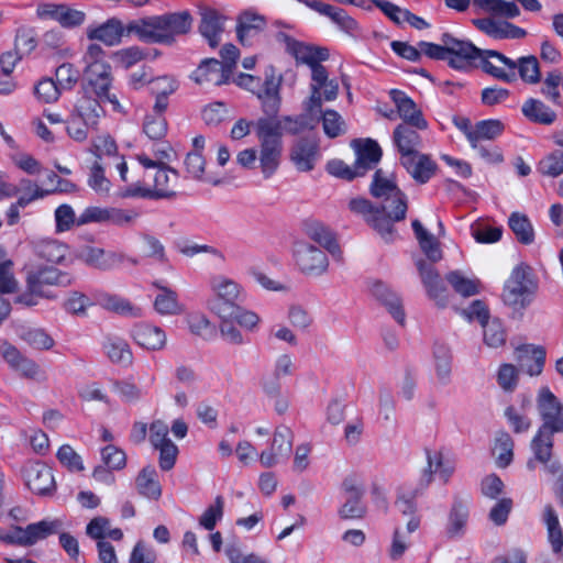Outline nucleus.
Returning a JSON list of instances; mask_svg holds the SVG:
<instances>
[{
  "instance_id": "a878e982",
  "label": "nucleus",
  "mask_w": 563,
  "mask_h": 563,
  "mask_svg": "<svg viewBox=\"0 0 563 563\" xmlns=\"http://www.w3.org/2000/svg\"><path fill=\"white\" fill-rule=\"evenodd\" d=\"M200 16V34L208 42L210 47H217L222 41L225 18L211 8L201 9Z\"/></svg>"
},
{
  "instance_id": "338daca9",
  "label": "nucleus",
  "mask_w": 563,
  "mask_h": 563,
  "mask_svg": "<svg viewBox=\"0 0 563 563\" xmlns=\"http://www.w3.org/2000/svg\"><path fill=\"white\" fill-rule=\"evenodd\" d=\"M520 78L528 84H538L541 79L540 66L537 57L523 56L517 65Z\"/></svg>"
},
{
  "instance_id": "a211bd4d",
  "label": "nucleus",
  "mask_w": 563,
  "mask_h": 563,
  "mask_svg": "<svg viewBox=\"0 0 563 563\" xmlns=\"http://www.w3.org/2000/svg\"><path fill=\"white\" fill-rule=\"evenodd\" d=\"M133 31L129 30V23L117 16L109 18L102 23H93L87 26L86 36L90 41L101 42L106 46H118L124 36H131Z\"/></svg>"
},
{
  "instance_id": "1a4fd4ad",
  "label": "nucleus",
  "mask_w": 563,
  "mask_h": 563,
  "mask_svg": "<svg viewBox=\"0 0 563 563\" xmlns=\"http://www.w3.org/2000/svg\"><path fill=\"white\" fill-rule=\"evenodd\" d=\"M534 285L528 267L516 266L507 279L503 292L505 303L514 308H525L531 301Z\"/></svg>"
},
{
  "instance_id": "c756f323",
  "label": "nucleus",
  "mask_w": 563,
  "mask_h": 563,
  "mask_svg": "<svg viewBox=\"0 0 563 563\" xmlns=\"http://www.w3.org/2000/svg\"><path fill=\"white\" fill-rule=\"evenodd\" d=\"M100 102L104 101L100 100L97 96L92 97L85 91L78 97L71 115L80 119L84 124L96 128L100 118L104 114Z\"/></svg>"
},
{
  "instance_id": "0eeeda50",
  "label": "nucleus",
  "mask_w": 563,
  "mask_h": 563,
  "mask_svg": "<svg viewBox=\"0 0 563 563\" xmlns=\"http://www.w3.org/2000/svg\"><path fill=\"white\" fill-rule=\"evenodd\" d=\"M35 16L42 22H55L63 29H77L87 19L82 10L70 7L64 2L42 1L36 4Z\"/></svg>"
},
{
  "instance_id": "680f3d73",
  "label": "nucleus",
  "mask_w": 563,
  "mask_h": 563,
  "mask_svg": "<svg viewBox=\"0 0 563 563\" xmlns=\"http://www.w3.org/2000/svg\"><path fill=\"white\" fill-rule=\"evenodd\" d=\"M509 227L515 233L518 241L523 244H530L533 242L534 233L533 228L529 219L519 212H514L509 217Z\"/></svg>"
},
{
  "instance_id": "393cba45",
  "label": "nucleus",
  "mask_w": 563,
  "mask_h": 563,
  "mask_svg": "<svg viewBox=\"0 0 563 563\" xmlns=\"http://www.w3.org/2000/svg\"><path fill=\"white\" fill-rule=\"evenodd\" d=\"M27 487L37 495H46L54 490L55 479L52 470L42 463H31L24 468Z\"/></svg>"
},
{
  "instance_id": "2eb2a0df",
  "label": "nucleus",
  "mask_w": 563,
  "mask_h": 563,
  "mask_svg": "<svg viewBox=\"0 0 563 563\" xmlns=\"http://www.w3.org/2000/svg\"><path fill=\"white\" fill-rule=\"evenodd\" d=\"M136 217L137 213L133 210L114 207L89 206L78 216V227L90 223L123 227L133 222Z\"/></svg>"
},
{
  "instance_id": "774afa93",
  "label": "nucleus",
  "mask_w": 563,
  "mask_h": 563,
  "mask_svg": "<svg viewBox=\"0 0 563 563\" xmlns=\"http://www.w3.org/2000/svg\"><path fill=\"white\" fill-rule=\"evenodd\" d=\"M483 327L484 342L488 347H499L506 342V332L501 322L497 319L486 322Z\"/></svg>"
},
{
  "instance_id": "a19ab883",
  "label": "nucleus",
  "mask_w": 563,
  "mask_h": 563,
  "mask_svg": "<svg viewBox=\"0 0 563 563\" xmlns=\"http://www.w3.org/2000/svg\"><path fill=\"white\" fill-rule=\"evenodd\" d=\"M302 2L321 15L328 16L331 21H333L345 31H353L356 29L355 20L352 19L343 9L318 1L306 0Z\"/></svg>"
},
{
  "instance_id": "4d7b16f0",
  "label": "nucleus",
  "mask_w": 563,
  "mask_h": 563,
  "mask_svg": "<svg viewBox=\"0 0 563 563\" xmlns=\"http://www.w3.org/2000/svg\"><path fill=\"white\" fill-rule=\"evenodd\" d=\"M419 488V484L416 487H407L402 485L398 490V496L395 501V506L397 510L405 517L419 516L417 511V505L415 503V498L421 493H417Z\"/></svg>"
},
{
  "instance_id": "473e14b6",
  "label": "nucleus",
  "mask_w": 563,
  "mask_h": 563,
  "mask_svg": "<svg viewBox=\"0 0 563 563\" xmlns=\"http://www.w3.org/2000/svg\"><path fill=\"white\" fill-rule=\"evenodd\" d=\"M516 358L521 371L530 376H539L544 367L545 351L541 346L522 345L516 350Z\"/></svg>"
},
{
  "instance_id": "4c0bfd02",
  "label": "nucleus",
  "mask_w": 563,
  "mask_h": 563,
  "mask_svg": "<svg viewBox=\"0 0 563 563\" xmlns=\"http://www.w3.org/2000/svg\"><path fill=\"white\" fill-rule=\"evenodd\" d=\"M107 357L115 364L130 366L133 362V352L126 340L120 336H108L103 344Z\"/></svg>"
},
{
  "instance_id": "2f4dec72",
  "label": "nucleus",
  "mask_w": 563,
  "mask_h": 563,
  "mask_svg": "<svg viewBox=\"0 0 563 563\" xmlns=\"http://www.w3.org/2000/svg\"><path fill=\"white\" fill-rule=\"evenodd\" d=\"M229 78V68H224L221 62L214 58L201 62L198 68L191 74V79L199 85L212 84L219 86L228 82Z\"/></svg>"
},
{
  "instance_id": "864d4df0",
  "label": "nucleus",
  "mask_w": 563,
  "mask_h": 563,
  "mask_svg": "<svg viewBox=\"0 0 563 563\" xmlns=\"http://www.w3.org/2000/svg\"><path fill=\"white\" fill-rule=\"evenodd\" d=\"M476 8L504 18H515L519 15V8L515 2L505 0H473Z\"/></svg>"
},
{
  "instance_id": "6e6552de",
  "label": "nucleus",
  "mask_w": 563,
  "mask_h": 563,
  "mask_svg": "<svg viewBox=\"0 0 563 563\" xmlns=\"http://www.w3.org/2000/svg\"><path fill=\"white\" fill-rule=\"evenodd\" d=\"M71 282V277L67 273H63L53 266H30L26 268V288L43 298L54 299L56 297L52 291L45 289L46 286H68Z\"/></svg>"
},
{
  "instance_id": "09e8293b",
  "label": "nucleus",
  "mask_w": 563,
  "mask_h": 563,
  "mask_svg": "<svg viewBox=\"0 0 563 563\" xmlns=\"http://www.w3.org/2000/svg\"><path fill=\"white\" fill-rule=\"evenodd\" d=\"M136 488L146 498L158 499L161 497L162 487L153 466H146L140 472L136 477Z\"/></svg>"
},
{
  "instance_id": "4468645a",
  "label": "nucleus",
  "mask_w": 563,
  "mask_h": 563,
  "mask_svg": "<svg viewBox=\"0 0 563 563\" xmlns=\"http://www.w3.org/2000/svg\"><path fill=\"white\" fill-rule=\"evenodd\" d=\"M292 256L298 269L308 276H321L329 267L325 253L306 241L294 244Z\"/></svg>"
},
{
  "instance_id": "a18cd8bd",
  "label": "nucleus",
  "mask_w": 563,
  "mask_h": 563,
  "mask_svg": "<svg viewBox=\"0 0 563 563\" xmlns=\"http://www.w3.org/2000/svg\"><path fill=\"white\" fill-rule=\"evenodd\" d=\"M185 168L188 176L192 179L218 185L220 179L213 176L211 173L206 172V161L202 154L198 151H194L187 154L185 158Z\"/></svg>"
},
{
  "instance_id": "c03bdc74",
  "label": "nucleus",
  "mask_w": 563,
  "mask_h": 563,
  "mask_svg": "<svg viewBox=\"0 0 563 563\" xmlns=\"http://www.w3.org/2000/svg\"><path fill=\"white\" fill-rule=\"evenodd\" d=\"M305 233L310 240L324 247L331 254H336L340 252L339 244L336 243L333 234L321 222H307L305 225Z\"/></svg>"
},
{
  "instance_id": "3c124183",
  "label": "nucleus",
  "mask_w": 563,
  "mask_h": 563,
  "mask_svg": "<svg viewBox=\"0 0 563 563\" xmlns=\"http://www.w3.org/2000/svg\"><path fill=\"white\" fill-rule=\"evenodd\" d=\"M446 282L463 297L474 296L479 292V280L463 272L454 271L446 275Z\"/></svg>"
},
{
  "instance_id": "bf43d9fd",
  "label": "nucleus",
  "mask_w": 563,
  "mask_h": 563,
  "mask_svg": "<svg viewBox=\"0 0 563 563\" xmlns=\"http://www.w3.org/2000/svg\"><path fill=\"white\" fill-rule=\"evenodd\" d=\"M505 130V125L500 120L488 119L478 121L475 124V143H483L484 141H494L499 137Z\"/></svg>"
},
{
  "instance_id": "0e129e2a",
  "label": "nucleus",
  "mask_w": 563,
  "mask_h": 563,
  "mask_svg": "<svg viewBox=\"0 0 563 563\" xmlns=\"http://www.w3.org/2000/svg\"><path fill=\"white\" fill-rule=\"evenodd\" d=\"M88 186L98 195H108L111 188L110 180L104 175V168L100 162L95 161L88 174Z\"/></svg>"
},
{
  "instance_id": "f257e3e1",
  "label": "nucleus",
  "mask_w": 563,
  "mask_h": 563,
  "mask_svg": "<svg viewBox=\"0 0 563 563\" xmlns=\"http://www.w3.org/2000/svg\"><path fill=\"white\" fill-rule=\"evenodd\" d=\"M374 198L380 201L376 207L366 198L350 199L349 210L363 218V220L385 241L391 242L395 238V223L406 218L408 198L391 177L376 170L369 187Z\"/></svg>"
},
{
  "instance_id": "5701e85b",
  "label": "nucleus",
  "mask_w": 563,
  "mask_h": 563,
  "mask_svg": "<svg viewBox=\"0 0 563 563\" xmlns=\"http://www.w3.org/2000/svg\"><path fill=\"white\" fill-rule=\"evenodd\" d=\"M417 267L429 298L433 300L438 307H446L449 303V295L439 274L431 265H428L422 260L417 262Z\"/></svg>"
},
{
  "instance_id": "20e7f679",
  "label": "nucleus",
  "mask_w": 563,
  "mask_h": 563,
  "mask_svg": "<svg viewBox=\"0 0 563 563\" xmlns=\"http://www.w3.org/2000/svg\"><path fill=\"white\" fill-rule=\"evenodd\" d=\"M191 25V15L183 11L132 20L129 22V30L143 42L172 44L176 36L189 32Z\"/></svg>"
},
{
  "instance_id": "412c9836",
  "label": "nucleus",
  "mask_w": 563,
  "mask_h": 563,
  "mask_svg": "<svg viewBox=\"0 0 563 563\" xmlns=\"http://www.w3.org/2000/svg\"><path fill=\"white\" fill-rule=\"evenodd\" d=\"M314 112L301 115H285L282 118H260L257 122H265L268 126L272 128V132L275 136H278L279 140H283L284 134L296 135L305 130L312 129L313 124L311 123V119Z\"/></svg>"
},
{
  "instance_id": "ddd939ff",
  "label": "nucleus",
  "mask_w": 563,
  "mask_h": 563,
  "mask_svg": "<svg viewBox=\"0 0 563 563\" xmlns=\"http://www.w3.org/2000/svg\"><path fill=\"white\" fill-rule=\"evenodd\" d=\"M209 289L212 296L211 309L217 314L222 307L229 311L244 295L243 287L239 283L222 274H214L209 278Z\"/></svg>"
},
{
  "instance_id": "9d476101",
  "label": "nucleus",
  "mask_w": 563,
  "mask_h": 563,
  "mask_svg": "<svg viewBox=\"0 0 563 563\" xmlns=\"http://www.w3.org/2000/svg\"><path fill=\"white\" fill-rule=\"evenodd\" d=\"M427 467L419 481L417 493H422L437 476L443 483H448L455 471L453 455L444 449L427 450Z\"/></svg>"
},
{
  "instance_id": "6ab92c4d",
  "label": "nucleus",
  "mask_w": 563,
  "mask_h": 563,
  "mask_svg": "<svg viewBox=\"0 0 563 563\" xmlns=\"http://www.w3.org/2000/svg\"><path fill=\"white\" fill-rule=\"evenodd\" d=\"M292 445V431L286 424L276 427L271 448L260 454L261 464L272 467L288 456Z\"/></svg>"
},
{
  "instance_id": "aec40b11",
  "label": "nucleus",
  "mask_w": 563,
  "mask_h": 563,
  "mask_svg": "<svg viewBox=\"0 0 563 563\" xmlns=\"http://www.w3.org/2000/svg\"><path fill=\"white\" fill-rule=\"evenodd\" d=\"M76 257L86 265L100 271H110L123 262L124 256L120 253L106 251L92 245H84L76 251Z\"/></svg>"
},
{
  "instance_id": "e2e57ef3",
  "label": "nucleus",
  "mask_w": 563,
  "mask_h": 563,
  "mask_svg": "<svg viewBox=\"0 0 563 563\" xmlns=\"http://www.w3.org/2000/svg\"><path fill=\"white\" fill-rule=\"evenodd\" d=\"M321 120L323 132L330 139L338 137L346 132V123L335 110H324L321 113Z\"/></svg>"
},
{
  "instance_id": "9b49d317",
  "label": "nucleus",
  "mask_w": 563,
  "mask_h": 563,
  "mask_svg": "<svg viewBox=\"0 0 563 563\" xmlns=\"http://www.w3.org/2000/svg\"><path fill=\"white\" fill-rule=\"evenodd\" d=\"M62 527L63 522L58 519L41 520L35 523H30L24 528L12 526L10 528V536L5 537L7 543L20 547H31L47 537L57 533Z\"/></svg>"
},
{
  "instance_id": "603ef678",
  "label": "nucleus",
  "mask_w": 563,
  "mask_h": 563,
  "mask_svg": "<svg viewBox=\"0 0 563 563\" xmlns=\"http://www.w3.org/2000/svg\"><path fill=\"white\" fill-rule=\"evenodd\" d=\"M411 227L423 253L431 261H439L441 258V250L435 238L423 228L419 220H413Z\"/></svg>"
},
{
  "instance_id": "f8f14e48",
  "label": "nucleus",
  "mask_w": 563,
  "mask_h": 563,
  "mask_svg": "<svg viewBox=\"0 0 563 563\" xmlns=\"http://www.w3.org/2000/svg\"><path fill=\"white\" fill-rule=\"evenodd\" d=\"M310 97L303 102L306 112L320 111L322 101H333L339 93V84L330 79L324 67H318L311 74Z\"/></svg>"
},
{
  "instance_id": "79ce46f5",
  "label": "nucleus",
  "mask_w": 563,
  "mask_h": 563,
  "mask_svg": "<svg viewBox=\"0 0 563 563\" xmlns=\"http://www.w3.org/2000/svg\"><path fill=\"white\" fill-rule=\"evenodd\" d=\"M434 373L440 385L445 386L452 376V353L448 345L437 343L433 346Z\"/></svg>"
},
{
  "instance_id": "c85d7f7f",
  "label": "nucleus",
  "mask_w": 563,
  "mask_h": 563,
  "mask_svg": "<svg viewBox=\"0 0 563 563\" xmlns=\"http://www.w3.org/2000/svg\"><path fill=\"white\" fill-rule=\"evenodd\" d=\"M0 354L8 365L27 378H37L41 375L40 366L32 360L23 356L20 351L9 342L0 344Z\"/></svg>"
},
{
  "instance_id": "58836bf2",
  "label": "nucleus",
  "mask_w": 563,
  "mask_h": 563,
  "mask_svg": "<svg viewBox=\"0 0 563 563\" xmlns=\"http://www.w3.org/2000/svg\"><path fill=\"white\" fill-rule=\"evenodd\" d=\"M417 130L409 124H399L395 129L393 139L400 153V157L419 152L417 148L421 144V137Z\"/></svg>"
},
{
  "instance_id": "49530a36",
  "label": "nucleus",
  "mask_w": 563,
  "mask_h": 563,
  "mask_svg": "<svg viewBox=\"0 0 563 563\" xmlns=\"http://www.w3.org/2000/svg\"><path fill=\"white\" fill-rule=\"evenodd\" d=\"M16 186L19 189L18 205L25 207L37 200H42L56 191V189L43 188L30 178H22Z\"/></svg>"
},
{
  "instance_id": "f3484780",
  "label": "nucleus",
  "mask_w": 563,
  "mask_h": 563,
  "mask_svg": "<svg viewBox=\"0 0 563 563\" xmlns=\"http://www.w3.org/2000/svg\"><path fill=\"white\" fill-rule=\"evenodd\" d=\"M129 336L135 345L146 352H161L168 343L164 329L145 321L134 323L129 330Z\"/></svg>"
},
{
  "instance_id": "f03ea898",
  "label": "nucleus",
  "mask_w": 563,
  "mask_h": 563,
  "mask_svg": "<svg viewBox=\"0 0 563 563\" xmlns=\"http://www.w3.org/2000/svg\"><path fill=\"white\" fill-rule=\"evenodd\" d=\"M537 409L542 424L532 439L531 449L538 461L547 463L551 457L553 434L563 433V404L549 387H542L538 393Z\"/></svg>"
},
{
  "instance_id": "052dcab7",
  "label": "nucleus",
  "mask_w": 563,
  "mask_h": 563,
  "mask_svg": "<svg viewBox=\"0 0 563 563\" xmlns=\"http://www.w3.org/2000/svg\"><path fill=\"white\" fill-rule=\"evenodd\" d=\"M467 519L468 509L460 503L454 504L449 515L446 533L450 537L462 536L465 531Z\"/></svg>"
},
{
  "instance_id": "e433bc0d",
  "label": "nucleus",
  "mask_w": 563,
  "mask_h": 563,
  "mask_svg": "<svg viewBox=\"0 0 563 563\" xmlns=\"http://www.w3.org/2000/svg\"><path fill=\"white\" fill-rule=\"evenodd\" d=\"M353 145L356 153V169L364 175L380 161L382 148L377 142L371 139L355 141Z\"/></svg>"
},
{
  "instance_id": "b1692460",
  "label": "nucleus",
  "mask_w": 563,
  "mask_h": 563,
  "mask_svg": "<svg viewBox=\"0 0 563 563\" xmlns=\"http://www.w3.org/2000/svg\"><path fill=\"white\" fill-rule=\"evenodd\" d=\"M389 95L397 108L399 118L404 120L402 124H409L419 130L428 128L426 119L410 97L397 89L390 90Z\"/></svg>"
},
{
  "instance_id": "7c9ffc66",
  "label": "nucleus",
  "mask_w": 563,
  "mask_h": 563,
  "mask_svg": "<svg viewBox=\"0 0 563 563\" xmlns=\"http://www.w3.org/2000/svg\"><path fill=\"white\" fill-rule=\"evenodd\" d=\"M287 51L298 63L308 65L311 68V74L316 68L323 67L320 63L329 57L325 48L316 47L295 40L287 41Z\"/></svg>"
},
{
  "instance_id": "39448f33",
  "label": "nucleus",
  "mask_w": 563,
  "mask_h": 563,
  "mask_svg": "<svg viewBox=\"0 0 563 563\" xmlns=\"http://www.w3.org/2000/svg\"><path fill=\"white\" fill-rule=\"evenodd\" d=\"M84 74L93 93L112 104L113 110L121 112L122 106L115 95L110 93L112 68L107 59V52L97 43L89 44L82 55Z\"/></svg>"
},
{
  "instance_id": "6e6d98bb",
  "label": "nucleus",
  "mask_w": 563,
  "mask_h": 563,
  "mask_svg": "<svg viewBox=\"0 0 563 563\" xmlns=\"http://www.w3.org/2000/svg\"><path fill=\"white\" fill-rule=\"evenodd\" d=\"M493 454L498 467H507L511 463L514 456V441L508 433H497Z\"/></svg>"
},
{
  "instance_id": "bb28decb",
  "label": "nucleus",
  "mask_w": 563,
  "mask_h": 563,
  "mask_svg": "<svg viewBox=\"0 0 563 563\" xmlns=\"http://www.w3.org/2000/svg\"><path fill=\"white\" fill-rule=\"evenodd\" d=\"M421 526V516H411L406 518L405 527H396L393 533L389 556L397 561L406 553L411 545L410 536L419 530Z\"/></svg>"
},
{
  "instance_id": "cd10ccee",
  "label": "nucleus",
  "mask_w": 563,
  "mask_h": 563,
  "mask_svg": "<svg viewBox=\"0 0 563 563\" xmlns=\"http://www.w3.org/2000/svg\"><path fill=\"white\" fill-rule=\"evenodd\" d=\"M319 158V146L313 140H298L290 150V161L299 172H310Z\"/></svg>"
},
{
  "instance_id": "de8ad7c7",
  "label": "nucleus",
  "mask_w": 563,
  "mask_h": 563,
  "mask_svg": "<svg viewBox=\"0 0 563 563\" xmlns=\"http://www.w3.org/2000/svg\"><path fill=\"white\" fill-rule=\"evenodd\" d=\"M99 303L102 308L115 312L118 314L131 318L142 317V309L134 306L125 298L117 295L102 294L99 297Z\"/></svg>"
},
{
  "instance_id": "c9c22d12",
  "label": "nucleus",
  "mask_w": 563,
  "mask_h": 563,
  "mask_svg": "<svg viewBox=\"0 0 563 563\" xmlns=\"http://www.w3.org/2000/svg\"><path fill=\"white\" fill-rule=\"evenodd\" d=\"M154 286L158 289V294L154 299V309L161 316H178L184 312L185 306L180 302L176 291L162 285L161 283H154Z\"/></svg>"
},
{
  "instance_id": "f704fd0d",
  "label": "nucleus",
  "mask_w": 563,
  "mask_h": 563,
  "mask_svg": "<svg viewBox=\"0 0 563 563\" xmlns=\"http://www.w3.org/2000/svg\"><path fill=\"white\" fill-rule=\"evenodd\" d=\"M372 294L387 308L388 312L399 324H405L406 313L397 294L382 282H375L372 285Z\"/></svg>"
},
{
  "instance_id": "8fccbe9b",
  "label": "nucleus",
  "mask_w": 563,
  "mask_h": 563,
  "mask_svg": "<svg viewBox=\"0 0 563 563\" xmlns=\"http://www.w3.org/2000/svg\"><path fill=\"white\" fill-rule=\"evenodd\" d=\"M34 250L40 258L58 264L65 258L68 247L59 241L45 239L36 242Z\"/></svg>"
},
{
  "instance_id": "13d9d810",
  "label": "nucleus",
  "mask_w": 563,
  "mask_h": 563,
  "mask_svg": "<svg viewBox=\"0 0 563 563\" xmlns=\"http://www.w3.org/2000/svg\"><path fill=\"white\" fill-rule=\"evenodd\" d=\"M187 324L189 328V331L202 338L203 340H212L216 338L217 330L213 323L210 322V320L207 318L206 314L200 312H194L188 314L187 317Z\"/></svg>"
},
{
  "instance_id": "69168bd1",
  "label": "nucleus",
  "mask_w": 563,
  "mask_h": 563,
  "mask_svg": "<svg viewBox=\"0 0 563 563\" xmlns=\"http://www.w3.org/2000/svg\"><path fill=\"white\" fill-rule=\"evenodd\" d=\"M167 121L165 115H157L146 113L143 121V132L145 135L154 141H159L165 137L167 133Z\"/></svg>"
},
{
  "instance_id": "72a5a7b5",
  "label": "nucleus",
  "mask_w": 563,
  "mask_h": 563,
  "mask_svg": "<svg viewBox=\"0 0 563 563\" xmlns=\"http://www.w3.org/2000/svg\"><path fill=\"white\" fill-rule=\"evenodd\" d=\"M475 26L494 38H521L526 31L506 21H495L489 18L476 19L473 21Z\"/></svg>"
},
{
  "instance_id": "37998d69",
  "label": "nucleus",
  "mask_w": 563,
  "mask_h": 563,
  "mask_svg": "<svg viewBox=\"0 0 563 563\" xmlns=\"http://www.w3.org/2000/svg\"><path fill=\"white\" fill-rule=\"evenodd\" d=\"M218 316L225 321H234L240 327L253 331L261 322V318L254 311L247 310L239 305L233 306L229 311L225 307L218 310Z\"/></svg>"
},
{
  "instance_id": "dca6fc26",
  "label": "nucleus",
  "mask_w": 563,
  "mask_h": 563,
  "mask_svg": "<svg viewBox=\"0 0 563 563\" xmlns=\"http://www.w3.org/2000/svg\"><path fill=\"white\" fill-rule=\"evenodd\" d=\"M442 42L446 45V60L455 69L465 70L477 66V62L483 55V49L477 48L471 42L455 38L450 34H443Z\"/></svg>"
},
{
  "instance_id": "7ed1b4c3",
  "label": "nucleus",
  "mask_w": 563,
  "mask_h": 563,
  "mask_svg": "<svg viewBox=\"0 0 563 563\" xmlns=\"http://www.w3.org/2000/svg\"><path fill=\"white\" fill-rule=\"evenodd\" d=\"M137 162L145 168L144 184L135 183L120 191L122 198L164 199L174 197L179 175L166 165H158L145 154L136 155Z\"/></svg>"
},
{
  "instance_id": "5fc2aeb1",
  "label": "nucleus",
  "mask_w": 563,
  "mask_h": 563,
  "mask_svg": "<svg viewBox=\"0 0 563 563\" xmlns=\"http://www.w3.org/2000/svg\"><path fill=\"white\" fill-rule=\"evenodd\" d=\"M18 287L13 262L7 257L5 250L0 246V294H12L18 290Z\"/></svg>"
},
{
  "instance_id": "4be33fe9",
  "label": "nucleus",
  "mask_w": 563,
  "mask_h": 563,
  "mask_svg": "<svg viewBox=\"0 0 563 563\" xmlns=\"http://www.w3.org/2000/svg\"><path fill=\"white\" fill-rule=\"evenodd\" d=\"M400 164L411 178L420 185L427 184L437 170V164L429 155L421 152L406 154L400 157Z\"/></svg>"
},
{
  "instance_id": "423d86ee",
  "label": "nucleus",
  "mask_w": 563,
  "mask_h": 563,
  "mask_svg": "<svg viewBox=\"0 0 563 563\" xmlns=\"http://www.w3.org/2000/svg\"><path fill=\"white\" fill-rule=\"evenodd\" d=\"M255 134L260 141L258 162L265 178L272 177L278 169L283 155V140L275 136L265 122L255 121Z\"/></svg>"
},
{
  "instance_id": "ea45409f",
  "label": "nucleus",
  "mask_w": 563,
  "mask_h": 563,
  "mask_svg": "<svg viewBox=\"0 0 563 563\" xmlns=\"http://www.w3.org/2000/svg\"><path fill=\"white\" fill-rule=\"evenodd\" d=\"M522 114L531 122L550 125L556 120V113L543 101L529 98L521 107Z\"/></svg>"
}]
</instances>
